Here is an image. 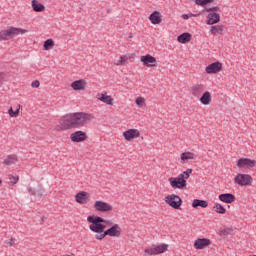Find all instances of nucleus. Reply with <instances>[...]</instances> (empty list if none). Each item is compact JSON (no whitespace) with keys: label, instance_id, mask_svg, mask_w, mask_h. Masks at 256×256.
<instances>
[{"label":"nucleus","instance_id":"f257e3e1","mask_svg":"<svg viewBox=\"0 0 256 256\" xmlns=\"http://www.w3.org/2000/svg\"><path fill=\"white\" fill-rule=\"evenodd\" d=\"M87 221L90 223L89 229L95 233L97 241H103L105 237H121L123 230L119 224H113L110 220H105L101 216H88Z\"/></svg>","mask_w":256,"mask_h":256},{"label":"nucleus","instance_id":"f03ea898","mask_svg":"<svg viewBox=\"0 0 256 256\" xmlns=\"http://www.w3.org/2000/svg\"><path fill=\"white\" fill-rule=\"evenodd\" d=\"M93 119H95V116L91 113L76 112L66 114L59 119V125H57L55 129L56 131H67L69 129L85 127V125L91 123Z\"/></svg>","mask_w":256,"mask_h":256},{"label":"nucleus","instance_id":"7ed1b4c3","mask_svg":"<svg viewBox=\"0 0 256 256\" xmlns=\"http://www.w3.org/2000/svg\"><path fill=\"white\" fill-rule=\"evenodd\" d=\"M191 173H193V169L188 168L186 171L180 173L177 177L168 178V182L172 189H187V179L191 177Z\"/></svg>","mask_w":256,"mask_h":256},{"label":"nucleus","instance_id":"20e7f679","mask_svg":"<svg viewBox=\"0 0 256 256\" xmlns=\"http://www.w3.org/2000/svg\"><path fill=\"white\" fill-rule=\"evenodd\" d=\"M219 11H221V8L218 6L205 7L202 10V13H208L206 16V25H217V23L221 21V15L219 14Z\"/></svg>","mask_w":256,"mask_h":256},{"label":"nucleus","instance_id":"39448f33","mask_svg":"<svg viewBox=\"0 0 256 256\" xmlns=\"http://www.w3.org/2000/svg\"><path fill=\"white\" fill-rule=\"evenodd\" d=\"M23 33H26V31L21 28L10 27L0 31V41H9V39H13L17 35H23Z\"/></svg>","mask_w":256,"mask_h":256},{"label":"nucleus","instance_id":"423d86ee","mask_svg":"<svg viewBox=\"0 0 256 256\" xmlns=\"http://www.w3.org/2000/svg\"><path fill=\"white\" fill-rule=\"evenodd\" d=\"M234 183L238 187H251L253 185V177L249 174L238 173L234 177Z\"/></svg>","mask_w":256,"mask_h":256},{"label":"nucleus","instance_id":"0eeeda50","mask_svg":"<svg viewBox=\"0 0 256 256\" xmlns=\"http://www.w3.org/2000/svg\"><path fill=\"white\" fill-rule=\"evenodd\" d=\"M165 203L172 207V209H181L183 205V200L176 194H170L165 197Z\"/></svg>","mask_w":256,"mask_h":256},{"label":"nucleus","instance_id":"6e6552de","mask_svg":"<svg viewBox=\"0 0 256 256\" xmlns=\"http://www.w3.org/2000/svg\"><path fill=\"white\" fill-rule=\"evenodd\" d=\"M93 209L97 211V213H111L113 206L105 201L97 200L93 204Z\"/></svg>","mask_w":256,"mask_h":256},{"label":"nucleus","instance_id":"1a4fd4ad","mask_svg":"<svg viewBox=\"0 0 256 256\" xmlns=\"http://www.w3.org/2000/svg\"><path fill=\"white\" fill-rule=\"evenodd\" d=\"M169 245L160 244V245H152L144 250L145 255H161V253H165L167 251Z\"/></svg>","mask_w":256,"mask_h":256},{"label":"nucleus","instance_id":"9d476101","mask_svg":"<svg viewBox=\"0 0 256 256\" xmlns=\"http://www.w3.org/2000/svg\"><path fill=\"white\" fill-rule=\"evenodd\" d=\"M205 71L207 75H217V73H221L223 71V63L217 61L206 66Z\"/></svg>","mask_w":256,"mask_h":256},{"label":"nucleus","instance_id":"9b49d317","mask_svg":"<svg viewBox=\"0 0 256 256\" xmlns=\"http://www.w3.org/2000/svg\"><path fill=\"white\" fill-rule=\"evenodd\" d=\"M125 141H135V139H139L141 137V132L139 129L131 128L122 133Z\"/></svg>","mask_w":256,"mask_h":256},{"label":"nucleus","instance_id":"f8f14e48","mask_svg":"<svg viewBox=\"0 0 256 256\" xmlns=\"http://www.w3.org/2000/svg\"><path fill=\"white\" fill-rule=\"evenodd\" d=\"M236 165L239 169H253L256 165V161L249 158H240L237 160Z\"/></svg>","mask_w":256,"mask_h":256},{"label":"nucleus","instance_id":"ddd939ff","mask_svg":"<svg viewBox=\"0 0 256 256\" xmlns=\"http://www.w3.org/2000/svg\"><path fill=\"white\" fill-rule=\"evenodd\" d=\"M87 139V132H83L81 130L75 131L70 134V140L72 141V143H83V141H87Z\"/></svg>","mask_w":256,"mask_h":256},{"label":"nucleus","instance_id":"4468645a","mask_svg":"<svg viewBox=\"0 0 256 256\" xmlns=\"http://www.w3.org/2000/svg\"><path fill=\"white\" fill-rule=\"evenodd\" d=\"M140 61L144 67H157V58L151 54L141 56Z\"/></svg>","mask_w":256,"mask_h":256},{"label":"nucleus","instance_id":"2eb2a0df","mask_svg":"<svg viewBox=\"0 0 256 256\" xmlns=\"http://www.w3.org/2000/svg\"><path fill=\"white\" fill-rule=\"evenodd\" d=\"M75 201L79 205H87L91 201V195L89 192L80 191L75 195Z\"/></svg>","mask_w":256,"mask_h":256},{"label":"nucleus","instance_id":"dca6fc26","mask_svg":"<svg viewBox=\"0 0 256 256\" xmlns=\"http://www.w3.org/2000/svg\"><path fill=\"white\" fill-rule=\"evenodd\" d=\"M211 240L209 238H197L194 241V249L197 250H203L207 249V247H210Z\"/></svg>","mask_w":256,"mask_h":256},{"label":"nucleus","instance_id":"f3484780","mask_svg":"<svg viewBox=\"0 0 256 256\" xmlns=\"http://www.w3.org/2000/svg\"><path fill=\"white\" fill-rule=\"evenodd\" d=\"M195 159H197V154L191 151L182 152L180 154L181 165H185V163H189V161H195Z\"/></svg>","mask_w":256,"mask_h":256},{"label":"nucleus","instance_id":"a211bd4d","mask_svg":"<svg viewBox=\"0 0 256 256\" xmlns=\"http://www.w3.org/2000/svg\"><path fill=\"white\" fill-rule=\"evenodd\" d=\"M131 59H135V55L134 54H125V55H121L119 57V60L114 62V65L116 67H125V65H127L128 61Z\"/></svg>","mask_w":256,"mask_h":256},{"label":"nucleus","instance_id":"6ab92c4d","mask_svg":"<svg viewBox=\"0 0 256 256\" xmlns=\"http://www.w3.org/2000/svg\"><path fill=\"white\" fill-rule=\"evenodd\" d=\"M70 86L73 89V91H85V89H87V80H75L70 84Z\"/></svg>","mask_w":256,"mask_h":256},{"label":"nucleus","instance_id":"aec40b11","mask_svg":"<svg viewBox=\"0 0 256 256\" xmlns=\"http://www.w3.org/2000/svg\"><path fill=\"white\" fill-rule=\"evenodd\" d=\"M225 33V26L222 24H213L210 27V34L213 35L214 37L217 35H224Z\"/></svg>","mask_w":256,"mask_h":256},{"label":"nucleus","instance_id":"412c9836","mask_svg":"<svg viewBox=\"0 0 256 256\" xmlns=\"http://www.w3.org/2000/svg\"><path fill=\"white\" fill-rule=\"evenodd\" d=\"M149 21L152 23V25H160V23L163 22V16L161 15V12H159V11H154V12L149 16Z\"/></svg>","mask_w":256,"mask_h":256},{"label":"nucleus","instance_id":"4be33fe9","mask_svg":"<svg viewBox=\"0 0 256 256\" xmlns=\"http://www.w3.org/2000/svg\"><path fill=\"white\" fill-rule=\"evenodd\" d=\"M203 91H205V86L203 84H195L191 87L193 97H201Z\"/></svg>","mask_w":256,"mask_h":256},{"label":"nucleus","instance_id":"5701e85b","mask_svg":"<svg viewBox=\"0 0 256 256\" xmlns=\"http://www.w3.org/2000/svg\"><path fill=\"white\" fill-rule=\"evenodd\" d=\"M218 199L219 201H222V203H227V204L235 203V195L231 193L220 194L218 196Z\"/></svg>","mask_w":256,"mask_h":256},{"label":"nucleus","instance_id":"b1692460","mask_svg":"<svg viewBox=\"0 0 256 256\" xmlns=\"http://www.w3.org/2000/svg\"><path fill=\"white\" fill-rule=\"evenodd\" d=\"M96 99H98V101H101L102 103H105L106 105H113V97L107 95V93L105 94H101V93H98L96 95Z\"/></svg>","mask_w":256,"mask_h":256},{"label":"nucleus","instance_id":"393cba45","mask_svg":"<svg viewBox=\"0 0 256 256\" xmlns=\"http://www.w3.org/2000/svg\"><path fill=\"white\" fill-rule=\"evenodd\" d=\"M199 101L202 105H211V102L213 101V96L211 95V92L205 91L200 97Z\"/></svg>","mask_w":256,"mask_h":256},{"label":"nucleus","instance_id":"a878e982","mask_svg":"<svg viewBox=\"0 0 256 256\" xmlns=\"http://www.w3.org/2000/svg\"><path fill=\"white\" fill-rule=\"evenodd\" d=\"M192 37L193 36L191 35V33L184 32L177 37V41L178 43H182V44L189 43L191 42Z\"/></svg>","mask_w":256,"mask_h":256},{"label":"nucleus","instance_id":"bb28decb","mask_svg":"<svg viewBox=\"0 0 256 256\" xmlns=\"http://www.w3.org/2000/svg\"><path fill=\"white\" fill-rule=\"evenodd\" d=\"M192 207L193 209H197V207H202V209H207V207H209V202L205 200L194 199L192 202Z\"/></svg>","mask_w":256,"mask_h":256},{"label":"nucleus","instance_id":"cd10ccee","mask_svg":"<svg viewBox=\"0 0 256 256\" xmlns=\"http://www.w3.org/2000/svg\"><path fill=\"white\" fill-rule=\"evenodd\" d=\"M15 163H17V155L15 154L8 155L3 162L4 165H15Z\"/></svg>","mask_w":256,"mask_h":256},{"label":"nucleus","instance_id":"c85d7f7f","mask_svg":"<svg viewBox=\"0 0 256 256\" xmlns=\"http://www.w3.org/2000/svg\"><path fill=\"white\" fill-rule=\"evenodd\" d=\"M33 11L43 13L45 11V5L39 3L37 0H33Z\"/></svg>","mask_w":256,"mask_h":256},{"label":"nucleus","instance_id":"c756f323","mask_svg":"<svg viewBox=\"0 0 256 256\" xmlns=\"http://www.w3.org/2000/svg\"><path fill=\"white\" fill-rule=\"evenodd\" d=\"M213 210L216 213H219L220 215H225L227 213V209H225V207H223V205H221L219 203H215L214 204Z\"/></svg>","mask_w":256,"mask_h":256},{"label":"nucleus","instance_id":"7c9ffc66","mask_svg":"<svg viewBox=\"0 0 256 256\" xmlns=\"http://www.w3.org/2000/svg\"><path fill=\"white\" fill-rule=\"evenodd\" d=\"M55 47V41L53 39H48L44 42V50L45 51H51Z\"/></svg>","mask_w":256,"mask_h":256},{"label":"nucleus","instance_id":"2f4dec72","mask_svg":"<svg viewBox=\"0 0 256 256\" xmlns=\"http://www.w3.org/2000/svg\"><path fill=\"white\" fill-rule=\"evenodd\" d=\"M35 219L38 223V225H43L45 221L47 220V217L45 215H42L41 213L36 214Z\"/></svg>","mask_w":256,"mask_h":256},{"label":"nucleus","instance_id":"473e14b6","mask_svg":"<svg viewBox=\"0 0 256 256\" xmlns=\"http://www.w3.org/2000/svg\"><path fill=\"white\" fill-rule=\"evenodd\" d=\"M214 2L215 0H195V3L200 7H205V5H209Z\"/></svg>","mask_w":256,"mask_h":256},{"label":"nucleus","instance_id":"72a5a7b5","mask_svg":"<svg viewBox=\"0 0 256 256\" xmlns=\"http://www.w3.org/2000/svg\"><path fill=\"white\" fill-rule=\"evenodd\" d=\"M145 98H143L142 96L140 97H137L136 100H135V104L138 106V107H145Z\"/></svg>","mask_w":256,"mask_h":256},{"label":"nucleus","instance_id":"f704fd0d","mask_svg":"<svg viewBox=\"0 0 256 256\" xmlns=\"http://www.w3.org/2000/svg\"><path fill=\"white\" fill-rule=\"evenodd\" d=\"M8 114L10 115V117H18L19 116V109H17L16 111H13V108H10L8 110Z\"/></svg>","mask_w":256,"mask_h":256},{"label":"nucleus","instance_id":"c9c22d12","mask_svg":"<svg viewBox=\"0 0 256 256\" xmlns=\"http://www.w3.org/2000/svg\"><path fill=\"white\" fill-rule=\"evenodd\" d=\"M9 181L12 185H15L17 184V181H19V176L9 175Z\"/></svg>","mask_w":256,"mask_h":256},{"label":"nucleus","instance_id":"e433bc0d","mask_svg":"<svg viewBox=\"0 0 256 256\" xmlns=\"http://www.w3.org/2000/svg\"><path fill=\"white\" fill-rule=\"evenodd\" d=\"M200 14H193V13H189V14H183L182 15V19H191V17H199Z\"/></svg>","mask_w":256,"mask_h":256},{"label":"nucleus","instance_id":"4c0bfd02","mask_svg":"<svg viewBox=\"0 0 256 256\" xmlns=\"http://www.w3.org/2000/svg\"><path fill=\"white\" fill-rule=\"evenodd\" d=\"M5 244L9 245V247H13L15 245V239L11 238L10 240H6Z\"/></svg>","mask_w":256,"mask_h":256},{"label":"nucleus","instance_id":"58836bf2","mask_svg":"<svg viewBox=\"0 0 256 256\" xmlns=\"http://www.w3.org/2000/svg\"><path fill=\"white\" fill-rule=\"evenodd\" d=\"M233 232V229L231 228H226L224 230H222V234L224 235H230Z\"/></svg>","mask_w":256,"mask_h":256},{"label":"nucleus","instance_id":"ea45409f","mask_svg":"<svg viewBox=\"0 0 256 256\" xmlns=\"http://www.w3.org/2000/svg\"><path fill=\"white\" fill-rule=\"evenodd\" d=\"M39 85H41L39 80H36V81L33 82V87L37 88V87H39Z\"/></svg>","mask_w":256,"mask_h":256},{"label":"nucleus","instance_id":"a19ab883","mask_svg":"<svg viewBox=\"0 0 256 256\" xmlns=\"http://www.w3.org/2000/svg\"><path fill=\"white\" fill-rule=\"evenodd\" d=\"M128 37L129 39H133V33H130Z\"/></svg>","mask_w":256,"mask_h":256},{"label":"nucleus","instance_id":"79ce46f5","mask_svg":"<svg viewBox=\"0 0 256 256\" xmlns=\"http://www.w3.org/2000/svg\"><path fill=\"white\" fill-rule=\"evenodd\" d=\"M1 183H3V181H2V180H0V185H1Z\"/></svg>","mask_w":256,"mask_h":256},{"label":"nucleus","instance_id":"37998d69","mask_svg":"<svg viewBox=\"0 0 256 256\" xmlns=\"http://www.w3.org/2000/svg\"><path fill=\"white\" fill-rule=\"evenodd\" d=\"M31 5H33V1H31Z\"/></svg>","mask_w":256,"mask_h":256},{"label":"nucleus","instance_id":"c03bdc74","mask_svg":"<svg viewBox=\"0 0 256 256\" xmlns=\"http://www.w3.org/2000/svg\"><path fill=\"white\" fill-rule=\"evenodd\" d=\"M40 195H43V191H42V193Z\"/></svg>","mask_w":256,"mask_h":256},{"label":"nucleus","instance_id":"a18cd8bd","mask_svg":"<svg viewBox=\"0 0 256 256\" xmlns=\"http://www.w3.org/2000/svg\"><path fill=\"white\" fill-rule=\"evenodd\" d=\"M68 256H71V255H68Z\"/></svg>","mask_w":256,"mask_h":256}]
</instances>
